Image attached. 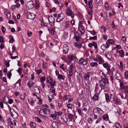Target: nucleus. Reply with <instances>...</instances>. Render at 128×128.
Listing matches in <instances>:
<instances>
[{"mask_svg": "<svg viewBox=\"0 0 128 128\" xmlns=\"http://www.w3.org/2000/svg\"><path fill=\"white\" fill-rule=\"evenodd\" d=\"M77 111L79 114L80 116H81L82 115V109H78Z\"/></svg>", "mask_w": 128, "mask_h": 128, "instance_id": "60", "label": "nucleus"}, {"mask_svg": "<svg viewBox=\"0 0 128 128\" xmlns=\"http://www.w3.org/2000/svg\"><path fill=\"white\" fill-rule=\"evenodd\" d=\"M98 96L97 94H96L92 98V99L94 101L98 100Z\"/></svg>", "mask_w": 128, "mask_h": 128, "instance_id": "20", "label": "nucleus"}, {"mask_svg": "<svg viewBox=\"0 0 128 128\" xmlns=\"http://www.w3.org/2000/svg\"><path fill=\"white\" fill-rule=\"evenodd\" d=\"M65 25L64 27L66 28H70V25L68 21H66L65 22Z\"/></svg>", "mask_w": 128, "mask_h": 128, "instance_id": "23", "label": "nucleus"}, {"mask_svg": "<svg viewBox=\"0 0 128 128\" xmlns=\"http://www.w3.org/2000/svg\"><path fill=\"white\" fill-rule=\"evenodd\" d=\"M48 30L51 34L53 35L54 34V32H55V30L54 28H52V30L48 28Z\"/></svg>", "mask_w": 128, "mask_h": 128, "instance_id": "27", "label": "nucleus"}, {"mask_svg": "<svg viewBox=\"0 0 128 128\" xmlns=\"http://www.w3.org/2000/svg\"><path fill=\"white\" fill-rule=\"evenodd\" d=\"M90 76L88 74H86L84 77V79L86 80H88L89 79Z\"/></svg>", "mask_w": 128, "mask_h": 128, "instance_id": "37", "label": "nucleus"}, {"mask_svg": "<svg viewBox=\"0 0 128 128\" xmlns=\"http://www.w3.org/2000/svg\"><path fill=\"white\" fill-rule=\"evenodd\" d=\"M64 18L65 16L64 14L63 13H61L58 14L56 22H59L62 21Z\"/></svg>", "mask_w": 128, "mask_h": 128, "instance_id": "3", "label": "nucleus"}, {"mask_svg": "<svg viewBox=\"0 0 128 128\" xmlns=\"http://www.w3.org/2000/svg\"><path fill=\"white\" fill-rule=\"evenodd\" d=\"M46 109H47L48 110V112H49L47 108H44V110L42 109H41L39 112V113L40 115L42 117H46V116H45L44 115H43V114H46Z\"/></svg>", "mask_w": 128, "mask_h": 128, "instance_id": "6", "label": "nucleus"}, {"mask_svg": "<svg viewBox=\"0 0 128 128\" xmlns=\"http://www.w3.org/2000/svg\"><path fill=\"white\" fill-rule=\"evenodd\" d=\"M126 37L125 36H124L122 37L121 39L124 42L126 40Z\"/></svg>", "mask_w": 128, "mask_h": 128, "instance_id": "61", "label": "nucleus"}, {"mask_svg": "<svg viewBox=\"0 0 128 128\" xmlns=\"http://www.w3.org/2000/svg\"><path fill=\"white\" fill-rule=\"evenodd\" d=\"M88 60L86 59H84L83 58H80L78 61L79 64H80L84 65H86L88 63Z\"/></svg>", "mask_w": 128, "mask_h": 128, "instance_id": "5", "label": "nucleus"}, {"mask_svg": "<svg viewBox=\"0 0 128 128\" xmlns=\"http://www.w3.org/2000/svg\"><path fill=\"white\" fill-rule=\"evenodd\" d=\"M106 99V102H108L110 101V99L108 95L107 94H105Z\"/></svg>", "mask_w": 128, "mask_h": 128, "instance_id": "31", "label": "nucleus"}, {"mask_svg": "<svg viewBox=\"0 0 128 128\" xmlns=\"http://www.w3.org/2000/svg\"><path fill=\"white\" fill-rule=\"evenodd\" d=\"M74 46H75L78 48H80L82 47L81 44L79 42H76L75 43Z\"/></svg>", "mask_w": 128, "mask_h": 128, "instance_id": "25", "label": "nucleus"}, {"mask_svg": "<svg viewBox=\"0 0 128 128\" xmlns=\"http://www.w3.org/2000/svg\"><path fill=\"white\" fill-rule=\"evenodd\" d=\"M93 46L95 49H96L98 48L97 44L95 42H94L93 43Z\"/></svg>", "mask_w": 128, "mask_h": 128, "instance_id": "58", "label": "nucleus"}, {"mask_svg": "<svg viewBox=\"0 0 128 128\" xmlns=\"http://www.w3.org/2000/svg\"><path fill=\"white\" fill-rule=\"evenodd\" d=\"M28 18H30L31 20H33L35 18V15L32 13H30L28 15Z\"/></svg>", "mask_w": 128, "mask_h": 128, "instance_id": "14", "label": "nucleus"}, {"mask_svg": "<svg viewBox=\"0 0 128 128\" xmlns=\"http://www.w3.org/2000/svg\"><path fill=\"white\" fill-rule=\"evenodd\" d=\"M102 118L104 120L106 121H107L109 120L108 116V115H104Z\"/></svg>", "mask_w": 128, "mask_h": 128, "instance_id": "29", "label": "nucleus"}, {"mask_svg": "<svg viewBox=\"0 0 128 128\" xmlns=\"http://www.w3.org/2000/svg\"><path fill=\"white\" fill-rule=\"evenodd\" d=\"M80 36L79 34H78V35L77 36L75 35L74 36V38H75L76 41L77 42L79 41V40L80 38Z\"/></svg>", "mask_w": 128, "mask_h": 128, "instance_id": "33", "label": "nucleus"}, {"mask_svg": "<svg viewBox=\"0 0 128 128\" xmlns=\"http://www.w3.org/2000/svg\"><path fill=\"white\" fill-rule=\"evenodd\" d=\"M96 58L94 59V60L95 61L98 62L99 61L100 62H102V59L101 56L98 55H97L96 56Z\"/></svg>", "mask_w": 128, "mask_h": 128, "instance_id": "11", "label": "nucleus"}, {"mask_svg": "<svg viewBox=\"0 0 128 128\" xmlns=\"http://www.w3.org/2000/svg\"><path fill=\"white\" fill-rule=\"evenodd\" d=\"M88 13L90 16H92V10H88Z\"/></svg>", "mask_w": 128, "mask_h": 128, "instance_id": "39", "label": "nucleus"}, {"mask_svg": "<svg viewBox=\"0 0 128 128\" xmlns=\"http://www.w3.org/2000/svg\"><path fill=\"white\" fill-rule=\"evenodd\" d=\"M97 37L96 36H95L93 37H90L89 40H96L97 39Z\"/></svg>", "mask_w": 128, "mask_h": 128, "instance_id": "42", "label": "nucleus"}, {"mask_svg": "<svg viewBox=\"0 0 128 128\" xmlns=\"http://www.w3.org/2000/svg\"><path fill=\"white\" fill-rule=\"evenodd\" d=\"M52 126L54 128H58V126L57 123L56 122H54L52 124Z\"/></svg>", "mask_w": 128, "mask_h": 128, "instance_id": "30", "label": "nucleus"}, {"mask_svg": "<svg viewBox=\"0 0 128 128\" xmlns=\"http://www.w3.org/2000/svg\"><path fill=\"white\" fill-rule=\"evenodd\" d=\"M55 83V81H52V82H50V84L51 86L54 87Z\"/></svg>", "mask_w": 128, "mask_h": 128, "instance_id": "56", "label": "nucleus"}, {"mask_svg": "<svg viewBox=\"0 0 128 128\" xmlns=\"http://www.w3.org/2000/svg\"><path fill=\"white\" fill-rule=\"evenodd\" d=\"M49 24L52 26L54 25V22L55 21L54 18L52 16H49L48 18Z\"/></svg>", "mask_w": 128, "mask_h": 128, "instance_id": "8", "label": "nucleus"}, {"mask_svg": "<svg viewBox=\"0 0 128 128\" xmlns=\"http://www.w3.org/2000/svg\"><path fill=\"white\" fill-rule=\"evenodd\" d=\"M47 66V64L46 62H44L43 64L42 68L44 69Z\"/></svg>", "mask_w": 128, "mask_h": 128, "instance_id": "48", "label": "nucleus"}, {"mask_svg": "<svg viewBox=\"0 0 128 128\" xmlns=\"http://www.w3.org/2000/svg\"><path fill=\"white\" fill-rule=\"evenodd\" d=\"M120 70H122L123 68V65L122 64V61H120Z\"/></svg>", "mask_w": 128, "mask_h": 128, "instance_id": "47", "label": "nucleus"}, {"mask_svg": "<svg viewBox=\"0 0 128 128\" xmlns=\"http://www.w3.org/2000/svg\"><path fill=\"white\" fill-rule=\"evenodd\" d=\"M50 90L51 92H52V93H54L55 92V89L54 87L51 86L50 87Z\"/></svg>", "mask_w": 128, "mask_h": 128, "instance_id": "36", "label": "nucleus"}, {"mask_svg": "<svg viewBox=\"0 0 128 128\" xmlns=\"http://www.w3.org/2000/svg\"><path fill=\"white\" fill-rule=\"evenodd\" d=\"M16 7V6L15 5H13L11 6V8L12 10L14 11L15 10Z\"/></svg>", "mask_w": 128, "mask_h": 128, "instance_id": "59", "label": "nucleus"}, {"mask_svg": "<svg viewBox=\"0 0 128 128\" xmlns=\"http://www.w3.org/2000/svg\"><path fill=\"white\" fill-rule=\"evenodd\" d=\"M66 47H67V46L66 45H64L63 47V50L65 54H66L67 52L68 51V48H66Z\"/></svg>", "mask_w": 128, "mask_h": 128, "instance_id": "28", "label": "nucleus"}, {"mask_svg": "<svg viewBox=\"0 0 128 128\" xmlns=\"http://www.w3.org/2000/svg\"><path fill=\"white\" fill-rule=\"evenodd\" d=\"M88 31L93 35H94L96 34V32L94 30H93L92 31L88 30Z\"/></svg>", "mask_w": 128, "mask_h": 128, "instance_id": "44", "label": "nucleus"}, {"mask_svg": "<svg viewBox=\"0 0 128 128\" xmlns=\"http://www.w3.org/2000/svg\"><path fill=\"white\" fill-rule=\"evenodd\" d=\"M57 116L56 114H51L50 115V117L54 119H55L56 118Z\"/></svg>", "mask_w": 128, "mask_h": 128, "instance_id": "43", "label": "nucleus"}, {"mask_svg": "<svg viewBox=\"0 0 128 128\" xmlns=\"http://www.w3.org/2000/svg\"><path fill=\"white\" fill-rule=\"evenodd\" d=\"M2 33L4 34L6 30V28L3 26H2Z\"/></svg>", "mask_w": 128, "mask_h": 128, "instance_id": "46", "label": "nucleus"}, {"mask_svg": "<svg viewBox=\"0 0 128 128\" xmlns=\"http://www.w3.org/2000/svg\"><path fill=\"white\" fill-rule=\"evenodd\" d=\"M36 74H40L42 72V70H38L36 71Z\"/></svg>", "mask_w": 128, "mask_h": 128, "instance_id": "51", "label": "nucleus"}, {"mask_svg": "<svg viewBox=\"0 0 128 128\" xmlns=\"http://www.w3.org/2000/svg\"><path fill=\"white\" fill-rule=\"evenodd\" d=\"M113 101L116 104H118L120 102V100L117 98V97L115 96H114L113 98Z\"/></svg>", "mask_w": 128, "mask_h": 128, "instance_id": "13", "label": "nucleus"}, {"mask_svg": "<svg viewBox=\"0 0 128 128\" xmlns=\"http://www.w3.org/2000/svg\"><path fill=\"white\" fill-rule=\"evenodd\" d=\"M66 14L68 16H70L72 19L74 18V14L70 10V8H69L68 10H67Z\"/></svg>", "mask_w": 128, "mask_h": 128, "instance_id": "7", "label": "nucleus"}, {"mask_svg": "<svg viewBox=\"0 0 128 128\" xmlns=\"http://www.w3.org/2000/svg\"><path fill=\"white\" fill-rule=\"evenodd\" d=\"M74 67L72 66V64L70 65V67H69V68L70 69L69 70H70L71 71L73 72V68Z\"/></svg>", "mask_w": 128, "mask_h": 128, "instance_id": "53", "label": "nucleus"}, {"mask_svg": "<svg viewBox=\"0 0 128 128\" xmlns=\"http://www.w3.org/2000/svg\"><path fill=\"white\" fill-rule=\"evenodd\" d=\"M35 7L36 9L39 8L40 7V4L38 2H36L35 4Z\"/></svg>", "mask_w": 128, "mask_h": 128, "instance_id": "32", "label": "nucleus"}, {"mask_svg": "<svg viewBox=\"0 0 128 128\" xmlns=\"http://www.w3.org/2000/svg\"><path fill=\"white\" fill-rule=\"evenodd\" d=\"M70 23L72 26H73L75 24V21L72 19L70 21Z\"/></svg>", "mask_w": 128, "mask_h": 128, "instance_id": "62", "label": "nucleus"}, {"mask_svg": "<svg viewBox=\"0 0 128 128\" xmlns=\"http://www.w3.org/2000/svg\"><path fill=\"white\" fill-rule=\"evenodd\" d=\"M58 78L59 80L62 79L64 78V76L62 75L58 74Z\"/></svg>", "mask_w": 128, "mask_h": 128, "instance_id": "41", "label": "nucleus"}, {"mask_svg": "<svg viewBox=\"0 0 128 128\" xmlns=\"http://www.w3.org/2000/svg\"><path fill=\"white\" fill-rule=\"evenodd\" d=\"M58 106L59 107H60L62 106V102L61 101H59L58 103Z\"/></svg>", "mask_w": 128, "mask_h": 128, "instance_id": "57", "label": "nucleus"}, {"mask_svg": "<svg viewBox=\"0 0 128 128\" xmlns=\"http://www.w3.org/2000/svg\"><path fill=\"white\" fill-rule=\"evenodd\" d=\"M92 0H90L88 2V6L89 8L92 9L93 7Z\"/></svg>", "mask_w": 128, "mask_h": 128, "instance_id": "19", "label": "nucleus"}, {"mask_svg": "<svg viewBox=\"0 0 128 128\" xmlns=\"http://www.w3.org/2000/svg\"><path fill=\"white\" fill-rule=\"evenodd\" d=\"M120 88L122 91H124V92L126 94V96H128V86H124V84L122 82L120 83Z\"/></svg>", "mask_w": 128, "mask_h": 128, "instance_id": "2", "label": "nucleus"}, {"mask_svg": "<svg viewBox=\"0 0 128 128\" xmlns=\"http://www.w3.org/2000/svg\"><path fill=\"white\" fill-rule=\"evenodd\" d=\"M35 120L39 122L40 123L42 122L41 120L38 117H36Z\"/></svg>", "mask_w": 128, "mask_h": 128, "instance_id": "54", "label": "nucleus"}, {"mask_svg": "<svg viewBox=\"0 0 128 128\" xmlns=\"http://www.w3.org/2000/svg\"><path fill=\"white\" fill-rule=\"evenodd\" d=\"M50 106L51 108L53 109H54L55 108L54 106V104L52 103H51L50 104Z\"/></svg>", "mask_w": 128, "mask_h": 128, "instance_id": "64", "label": "nucleus"}, {"mask_svg": "<svg viewBox=\"0 0 128 128\" xmlns=\"http://www.w3.org/2000/svg\"><path fill=\"white\" fill-rule=\"evenodd\" d=\"M116 78L117 79L120 81L122 79V76L119 73H116Z\"/></svg>", "mask_w": 128, "mask_h": 128, "instance_id": "16", "label": "nucleus"}, {"mask_svg": "<svg viewBox=\"0 0 128 128\" xmlns=\"http://www.w3.org/2000/svg\"><path fill=\"white\" fill-rule=\"evenodd\" d=\"M55 112L56 115H57L58 116H61L62 114V112L60 111H59V112L55 111Z\"/></svg>", "mask_w": 128, "mask_h": 128, "instance_id": "40", "label": "nucleus"}, {"mask_svg": "<svg viewBox=\"0 0 128 128\" xmlns=\"http://www.w3.org/2000/svg\"><path fill=\"white\" fill-rule=\"evenodd\" d=\"M68 33L67 32H65L63 36V38L65 39H66L68 37Z\"/></svg>", "mask_w": 128, "mask_h": 128, "instance_id": "38", "label": "nucleus"}, {"mask_svg": "<svg viewBox=\"0 0 128 128\" xmlns=\"http://www.w3.org/2000/svg\"><path fill=\"white\" fill-rule=\"evenodd\" d=\"M102 120V117H98V119L96 121V124L99 123L100 121Z\"/></svg>", "mask_w": 128, "mask_h": 128, "instance_id": "45", "label": "nucleus"}, {"mask_svg": "<svg viewBox=\"0 0 128 128\" xmlns=\"http://www.w3.org/2000/svg\"><path fill=\"white\" fill-rule=\"evenodd\" d=\"M67 106L68 108L70 109H72V105L70 104L69 103L67 104Z\"/></svg>", "mask_w": 128, "mask_h": 128, "instance_id": "49", "label": "nucleus"}, {"mask_svg": "<svg viewBox=\"0 0 128 128\" xmlns=\"http://www.w3.org/2000/svg\"><path fill=\"white\" fill-rule=\"evenodd\" d=\"M33 90L34 92H35L36 93L38 94L40 93V90L39 88L36 87L35 86L34 87Z\"/></svg>", "mask_w": 128, "mask_h": 128, "instance_id": "17", "label": "nucleus"}, {"mask_svg": "<svg viewBox=\"0 0 128 128\" xmlns=\"http://www.w3.org/2000/svg\"><path fill=\"white\" fill-rule=\"evenodd\" d=\"M119 54L120 56L122 57H123L124 56V51L122 50H120Z\"/></svg>", "mask_w": 128, "mask_h": 128, "instance_id": "26", "label": "nucleus"}, {"mask_svg": "<svg viewBox=\"0 0 128 128\" xmlns=\"http://www.w3.org/2000/svg\"><path fill=\"white\" fill-rule=\"evenodd\" d=\"M109 44L114 45L115 43L114 41L112 39H109L106 41Z\"/></svg>", "mask_w": 128, "mask_h": 128, "instance_id": "18", "label": "nucleus"}, {"mask_svg": "<svg viewBox=\"0 0 128 128\" xmlns=\"http://www.w3.org/2000/svg\"><path fill=\"white\" fill-rule=\"evenodd\" d=\"M96 109L97 113L100 115H101V114L103 113V111L100 108H97Z\"/></svg>", "mask_w": 128, "mask_h": 128, "instance_id": "15", "label": "nucleus"}, {"mask_svg": "<svg viewBox=\"0 0 128 128\" xmlns=\"http://www.w3.org/2000/svg\"><path fill=\"white\" fill-rule=\"evenodd\" d=\"M99 82L100 83V86L101 89H104L107 91L109 90L108 86L109 82L108 80L106 78H102L101 80H99Z\"/></svg>", "mask_w": 128, "mask_h": 128, "instance_id": "1", "label": "nucleus"}, {"mask_svg": "<svg viewBox=\"0 0 128 128\" xmlns=\"http://www.w3.org/2000/svg\"><path fill=\"white\" fill-rule=\"evenodd\" d=\"M124 74L125 76V78L126 79H128V71L126 72Z\"/></svg>", "mask_w": 128, "mask_h": 128, "instance_id": "50", "label": "nucleus"}, {"mask_svg": "<svg viewBox=\"0 0 128 128\" xmlns=\"http://www.w3.org/2000/svg\"><path fill=\"white\" fill-rule=\"evenodd\" d=\"M20 0H14V2L16 3V4L15 5L16 7L17 8H18L20 6V4H18V2L20 1Z\"/></svg>", "mask_w": 128, "mask_h": 128, "instance_id": "24", "label": "nucleus"}, {"mask_svg": "<svg viewBox=\"0 0 128 128\" xmlns=\"http://www.w3.org/2000/svg\"><path fill=\"white\" fill-rule=\"evenodd\" d=\"M68 58L69 60H75V62H77L78 60L76 57L73 55H69L68 56Z\"/></svg>", "mask_w": 128, "mask_h": 128, "instance_id": "9", "label": "nucleus"}, {"mask_svg": "<svg viewBox=\"0 0 128 128\" xmlns=\"http://www.w3.org/2000/svg\"><path fill=\"white\" fill-rule=\"evenodd\" d=\"M104 6L106 10H109V6L108 2H106L104 4Z\"/></svg>", "mask_w": 128, "mask_h": 128, "instance_id": "35", "label": "nucleus"}, {"mask_svg": "<svg viewBox=\"0 0 128 128\" xmlns=\"http://www.w3.org/2000/svg\"><path fill=\"white\" fill-rule=\"evenodd\" d=\"M31 127L32 128H35L36 126V125L35 122H31L30 124Z\"/></svg>", "mask_w": 128, "mask_h": 128, "instance_id": "34", "label": "nucleus"}, {"mask_svg": "<svg viewBox=\"0 0 128 128\" xmlns=\"http://www.w3.org/2000/svg\"><path fill=\"white\" fill-rule=\"evenodd\" d=\"M73 118V115L71 114H69L68 115V118L69 121H72Z\"/></svg>", "mask_w": 128, "mask_h": 128, "instance_id": "22", "label": "nucleus"}, {"mask_svg": "<svg viewBox=\"0 0 128 128\" xmlns=\"http://www.w3.org/2000/svg\"><path fill=\"white\" fill-rule=\"evenodd\" d=\"M78 29L82 34H83L84 33V28L82 26H79Z\"/></svg>", "mask_w": 128, "mask_h": 128, "instance_id": "12", "label": "nucleus"}, {"mask_svg": "<svg viewBox=\"0 0 128 128\" xmlns=\"http://www.w3.org/2000/svg\"><path fill=\"white\" fill-rule=\"evenodd\" d=\"M46 78L45 77H42L40 78V80L42 82H44Z\"/></svg>", "mask_w": 128, "mask_h": 128, "instance_id": "55", "label": "nucleus"}, {"mask_svg": "<svg viewBox=\"0 0 128 128\" xmlns=\"http://www.w3.org/2000/svg\"><path fill=\"white\" fill-rule=\"evenodd\" d=\"M25 5L29 9H32L34 7L33 2L32 0L25 2Z\"/></svg>", "mask_w": 128, "mask_h": 128, "instance_id": "4", "label": "nucleus"}, {"mask_svg": "<svg viewBox=\"0 0 128 128\" xmlns=\"http://www.w3.org/2000/svg\"><path fill=\"white\" fill-rule=\"evenodd\" d=\"M115 126L116 128H121L120 124L118 123H116L115 124Z\"/></svg>", "mask_w": 128, "mask_h": 128, "instance_id": "52", "label": "nucleus"}, {"mask_svg": "<svg viewBox=\"0 0 128 128\" xmlns=\"http://www.w3.org/2000/svg\"><path fill=\"white\" fill-rule=\"evenodd\" d=\"M90 65L92 67H96L98 65V63L96 62H92L90 63Z\"/></svg>", "mask_w": 128, "mask_h": 128, "instance_id": "21", "label": "nucleus"}, {"mask_svg": "<svg viewBox=\"0 0 128 128\" xmlns=\"http://www.w3.org/2000/svg\"><path fill=\"white\" fill-rule=\"evenodd\" d=\"M103 66L105 68H106L108 72L106 73L108 74V72H110L111 70L110 68H109L108 65L106 63H104L103 64Z\"/></svg>", "mask_w": 128, "mask_h": 128, "instance_id": "10", "label": "nucleus"}, {"mask_svg": "<svg viewBox=\"0 0 128 128\" xmlns=\"http://www.w3.org/2000/svg\"><path fill=\"white\" fill-rule=\"evenodd\" d=\"M14 41V39L13 37H12L9 40V42L10 43H12Z\"/></svg>", "mask_w": 128, "mask_h": 128, "instance_id": "63", "label": "nucleus"}]
</instances>
